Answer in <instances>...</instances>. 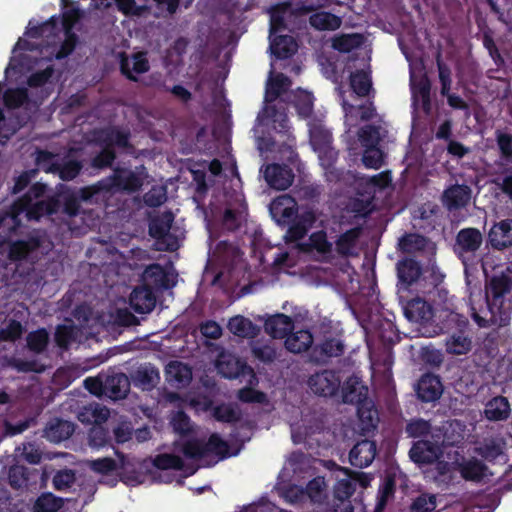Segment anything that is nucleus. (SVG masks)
Returning <instances> with one entry per match:
<instances>
[{
  "label": "nucleus",
  "instance_id": "7ed1b4c3",
  "mask_svg": "<svg viewBox=\"0 0 512 512\" xmlns=\"http://www.w3.org/2000/svg\"><path fill=\"white\" fill-rule=\"evenodd\" d=\"M175 432L181 434L175 443V450L183 453L186 459L200 461L203 465H210L220 459L233 455L229 452L228 444L213 434L206 445L198 440L190 438L187 433L191 430L188 417L183 412H177L171 420Z\"/></svg>",
  "mask_w": 512,
  "mask_h": 512
},
{
  "label": "nucleus",
  "instance_id": "4be33fe9",
  "mask_svg": "<svg viewBox=\"0 0 512 512\" xmlns=\"http://www.w3.org/2000/svg\"><path fill=\"white\" fill-rule=\"evenodd\" d=\"M471 199V190L465 185H454L446 189L443 194V203L449 209L464 207Z\"/></svg>",
  "mask_w": 512,
  "mask_h": 512
},
{
  "label": "nucleus",
  "instance_id": "412c9836",
  "mask_svg": "<svg viewBox=\"0 0 512 512\" xmlns=\"http://www.w3.org/2000/svg\"><path fill=\"white\" fill-rule=\"evenodd\" d=\"M405 316L415 323H423L432 319L434 311L423 299L415 298L407 303L404 308Z\"/></svg>",
  "mask_w": 512,
  "mask_h": 512
},
{
  "label": "nucleus",
  "instance_id": "c756f323",
  "mask_svg": "<svg viewBox=\"0 0 512 512\" xmlns=\"http://www.w3.org/2000/svg\"><path fill=\"white\" fill-rule=\"evenodd\" d=\"M105 395L112 399L123 398L129 391V380L124 374H114L104 379Z\"/></svg>",
  "mask_w": 512,
  "mask_h": 512
},
{
  "label": "nucleus",
  "instance_id": "f257e3e1",
  "mask_svg": "<svg viewBox=\"0 0 512 512\" xmlns=\"http://www.w3.org/2000/svg\"><path fill=\"white\" fill-rule=\"evenodd\" d=\"M80 13L77 9H67L63 13V26L65 30V40L61 49L54 53L50 51V46L39 48L38 40L42 37H49L54 30V24L47 22L40 27H34L29 22L27 31L23 38L16 43L10 63L5 70V78L9 82H18L22 76L26 77L30 88H38L45 85L52 75L51 59L63 58L68 55L75 46V37L71 33V28L79 19Z\"/></svg>",
  "mask_w": 512,
  "mask_h": 512
},
{
  "label": "nucleus",
  "instance_id": "c85d7f7f",
  "mask_svg": "<svg viewBox=\"0 0 512 512\" xmlns=\"http://www.w3.org/2000/svg\"><path fill=\"white\" fill-rule=\"evenodd\" d=\"M410 83L414 101L422 102L426 106L429 103L430 92L428 79L421 72L417 73L415 68H411Z\"/></svg>",
  "mask_w": 512,
  "mask_h": 512
},
{
  "label": "nucleus",
  "instance_id": "9d476101",
  "mask_svg": "<svg viewBox=\"0 0 512 512\" xmlns=\"http://www.w3.org/2000/svg\"><path fill=\"white\" fill-rule=\"evenodd\" d=\"M173 215L170 212L154 218L149 227L150 235L157 240L158 249L175 250L179 247L183 232L172 226Z\"/></svg>",
  "mask_w": 512,
  "mask_h": 512
},
{
  "label": "nucleus",
  "instance_id": "69168bd1",
  "mask_svg": "<svg viewBox=\"0 0 512 512\" xmlns=\"http://www.w3.org/2000/svg\"><path fill=\"white\" fill-rule=\"evenodd\" d=\"M37 247V243L35 241L30 242H16L13 243L10 247L9 255L12 259H21L25 257L29 252L34 250Z\"/></svg>",
  "mask_w": 512,
  "mask_h": 512
},
{
  "label": "nucleus",
  "instance_id": "bb28decb",
  "mask_svg": "<svg viewBox=\"0 0 512 512\" xmlns=\"http://www.w3.org/2000/svg\"><path fill=\"white\" fill-rule=\"evenodd\" d=\"M344 402L361 404L363 401L368 400V388L356 377H350L344 384L343 389Z\"/></svg>",
  "mask_w": 512,
  "mask_h": 512
},
{
  "label": "nucleus",
  "instance_id": "3c124183",
  "mask_svg": "<svg viewBox=\"0 0 512 512\" xmlns=\"http://www.w3.org/2000/svg\"><path fill=\"white\" fill-rule=\"evenodd\" d=\"M62 506V500L48 493L40 496L35 505V512H56Z\"/></svg>",
  "mask_w": 512,
  "mask_h": 512
},
{
  "label": "nucleus",
  "instance_id": "f3484780",
  "mask_svg": "<svg viewBox=\"0 0 512 512\" xmlns=\"http://www.w3.org/2000/svg\"><path fill=\"white\" fill-rule=\"evenodd\" d=\"M263 173L267 184L277 190L287 189L294 179V174L291 169L278 164L266 166Z\"/></svg>",
  "mask_w": 512,
  "mask_h": 512
},
{
  "label": "nucleus",
  "instance_id": "58836bf2",
  "mask_svg": "<svg viewBox=\"0 0 512 512\" xmlns=\"http://www.w3.org/2000/svg\"><path fill=\"white\" fill-rule=\"evenodd\" d=\"M362 66L361 69L351 72L350 75V85L353 93L357 96L367 95L372 85L369 72L365 69L366 64L363 63Z\"/></svg>",
  "mask_w": 512,
  "mask_h": 512
},
{
  "label": "nucleus",
  "instance_id": "49530a36",
  "mask_svg": "<svg viewBox=\"0 0 512 512\" xmlns=\"http://www.w3.org/2000/svg\"><path fill=\"white\" fill-rule=\"evenodd\" d=\"M397 270L399 279L407 284L414 282L420 275L418 264L411 259L400 261L397 265Z\"/></svg>",
  "mask_w": 512,
  "mask_h": 512
},
{
  "label": "nucleus",
  "instance_id": "6ab92c4d",
  "mask_svg": "<svg viewBox=\"0 0 512 512\" xmlns=\"http://www.w3.org/2000/svg\"><path fill=\"white\" fill-rule=\"evenodd\" d=\"M416 392L421 400L432 402L441 396L443 387L437 376L426 374L419 380Z\"/></svg>",
  "mask_w": 512,
  "mask_h": 512
},
{
  "label": "nucleus",
  "instance_id": "0eeeda50",
  "mask_svg": "<svg viewBox=\"0 0 512 512\" xmlns=\"http://www.w3.org/2000/svg\"><path fill=\"white\" fill-rule=\"evenodd\" d=\"M270 50L278 58H287L297 50V43L291 36L275 35L286 26V21L293 15L290 5L281 4L270 11Z\"/></svg>",
  "mask_w": 512,
  "mask_h": 512
},
{
  "label": "nucleus",
  "instance_id": "37998d69",
  "mask_svg": "<svg viewBox=\"0 0 512 512\" xmlns=\"http://www.w3.org/2000/svg\"><path fill=\"white\" fill-rule=\"evenodd\" d=\"M446 351L452 355H464L471 351L472 340L463 333L453 334L446 340Z\"/></svg>",
  "mask_w": 512,
  "mask_h": 512
},
{
  "label": "nucleus",
  "instance_id": "5701e85b",
  "mask_svg": "<svg viewBox=\"0 0 512 512\" xmlns=\"http://www.w3.org/2000/svg\"><path fill=\"white\" fill-rule=\"evenodd\" d=\"M491 245L502 249L512 245V220H503L495 224L488 234Z\"/></svg>",
  "mask_w": 512,
  "mask_h": 512
},
{
  "label": "nucleus",
  "instance_id": "aec40b11",
  "mask_svg": "<svg viewBox=\"0 0 512 512\" xmlns=\"http://www.w3.org/2000/svg\"><path fill=\"white\" fill-rule=\"evenodd\" d=\"M376 455L375 443L369 440L358 442L350 451V462L354 466L370 465Z\"/></svg>",
  "mask_w": 512,
  "mask_h": 512
},
{
  "label": "nucleus",
  "instance_id": "13d9d810",
  "mask_svg": "<svg viewBox=\"0 0 512 512\" xmlns=\"http://www.w3.org/2000/svg\"><path fill=\"white\" fill-rule=\"evenodd\" d=\"M27 100L26 92L21 88H9L4 94V103L8 108H16Z\"/></svg>",
  "mask_w": 512,
  "mask_h": 512
},
{
  "label": "nucleus",
  "instance_id": "79ce46f5",
  "mask_svg": "<svg viewBox=\"0 0 512 512\" xmlns=\"http://www.w3.org/2000/svg\"><path fill=\"white\" fill-rule=\"evenodd\" d=\"M229 331L242 338L253 337L256 334V326L247 318L237 315L228 322Z\"/></svg>",
  "mask_w": 512,
  "mask_h": 512
},
{
  "label": "nucleus",
  "instance_id": "4c0bfd02",
  "mask_svg": "<svg viewBox=\"0 0 512 512\" xmlns=\"http://www.w3.org/2000/svg\"><path fill=\"white\" fill-rule=\"evenodd\" d=\"M246 206L241 194L235 195V205L229 206L224 215V224L228 229L236 228L245 218Z\"/></svg>",
  "mask_w": 512,
  "mask_h": 512
},
{
  "label": "nucleus",
  "instance_id": "603ef678",
  "mask_svg": "<svg viewBox=\"0 0 512 512\" xmlns=\"http://www.w3.org/2000/svg\"><path fill=\"white\" fill-rule=\"evenodd\" d=\"M439 296L444 299V302L443 304H437L436 312L446 313L444 317H446L450 321L464 323L465 321L460 320L459 314L455 312L456 307L453 303V297H449L448 293L444 291L439 292Z\"/></svg>",
  "mask_w": 512,
  "mask_h": 512
},
{
  "label": "nucleus",
  "instance_id": "774afa93",
  "mask_svg": "<svg viewBox=\"0 0 512 512\" xmlns=\"http://www.w3.org/2000/svg\"><path fill=\"white\" fill-rule=\"evenodd\" d=\"M430 430L429 423L425 420H415L408 424L407 432L412 437H425Z\"/></svg>",
  "mask_w": 512,
  "mask_h": 512
},
{
  "label": "nucleus",
  "instance_id": "c03bdc74",
  "mask_svg": "<svg viewBox=\"0 0 512 512\" xmlns=\"http://www.w3.org/2000/svg\"><path fill=\"white\" fill-rule=\"evenodd\" d=\"M310 24L317 30H335L340 27L341 19L327 12H317L310 17Z\"/></svg>",
  "mask_w": 512,
  "mask_h": 512
},
{
  "label": "nucleus",
  "instance_id": "20e7f679",
  "mask_svg": "<svg viewBox=\"0 0 512 512\" xmlns=\"http://www.w3.org/2000/svg\"><path fill=\"white\" fill-rule=\"evenodd\" d=\"M44 193L45 185L34 184L29 193L14 204L10 214L0 216V233L15 229L20 223L18 217L22 214L29 220H38L53 213L57 202L53 198H44Z\"/></svg>",
  "mask_w": 512,
  "mask_h": 512
},
{
  "label": "nucleus",
  "instance_id": "72a5a7b5",
  "mask_svg": "<svg viewBox=\"0 0 512 512\" xmlns=\"http://www.w3.org/2000/svg\"><path fill=\"white\" fill-rule=\"evenodd\" d=\"M292 327L291 318L283 314L272 316L265 322V331L273 338L284 337Z\"/></svg>",
  "mask_w": 512,
  "mask_h": 512
},
{
  "label": "nucleus",
  "instance_id": "4468645a",
  "mask_svg": "<svg viewBox=\"0 0 512 512\" xmlns=\"http://www.w3.org/2000/svg\"><path fill=\"white\" fill-rule=\"evenodd\" d=\"M449 449H454L453 446H443L440 450L439 447L430 442L429 440H419L416 442L410 450L411 459L418 464H429L433 461H437L435 469L440 460L443 459L442 455L445 454Z\"/></svg>",
  "mask_w": 512,
  "mask_h": 512
},
{
  "label": "nucleus",
  "instance_id": "39448f33",
  "mask_svg": "<svg viewBox=\"0 0 512 512\" xmlns=\"http://www.w3.org/2000/svg\"><path fill=\"white\" fill-rule=\"evenodd\" d=\"M290 86L289 79L281 73H270L266 85L265 107L259 114L257 130L259 127L285 130L288 128L286 115L280 111L283 108L282 96Z\"/></svg>",
  "mask_w": 512,
  "mask_h": 512
},
{
  "label": "nucleus",
  "instance_id": "09e8293b",
  "mask_svg": "<svg viewBox=\"0 0 512 512\" xmlns=\"http://www.w3.org/2000/svg\"><path fill=\"white\" fill-rule=\"evenodd\" d=\"M363 38L359 34H346L333 39V48L340 52H349L362 44Z\"/></svg>",
  "mask_w": 512,
  "mask_h": 512
},
{
  "label": "nucleus",
  "instance_id": "b1692460",
  "mask_svg": "<svg viewBox=\"0 0 512 512\" xmlns=\"http://www.w3.org/2000/svg\"><path fill=\"white\" fill-rule=\"evenodd\" d=\"M165 373L167 382L176 388L187 385L192 379L191 369L178 361L168 363Z\"/></svg>",
  "mask_w": 512,
  "mask_h": 512
},
{
  "label": "nucleus",
  "instance_id": "2eb2a0df",
  "mask_svg": "<svg viewBox=\"0 0 512 512\" xmlns=\"http://www.w3.org/2000/svg\"><path fill=\"white\" fill-rule=\"evenodd\" d=\"M296 212L297 203L288 195H281L270 204L271 216L278 224H289L294 219Z\"/></svg>",
  "mask_w": 512,
  "mask_h": 512
},
{
  "label": "nucleus",
  "instance_id": "e2e57ef3",
  "mask_svg": "<svg viewBox=\"0 0 512 512\" xmlns=\"http://www.w3.org/2000/svg\"><path fill=\"white\" fill-rule=\"evenodd\" d=\"M76 329L71 325H62L57 328L55 339L60 347H67L76 340Z\"/></svg>",
  "mask_w": 512,
  "mask_h": 512
},
{
  "label": "nucleus",
  "instance_id": "8fccbe9b",
  "mask_svg": "<svg viewBox=\"0 0 512 512\" xmlns=\"http://www.w3.org/2000/svg\"><path fill=\"white\" fill-rule=\"evenodd\" d=\"M159 379L158 371L152 366L140 367L136 374L135 380L142 387V389H149L154 386Z\"/></svg>",
  "mask_w": 512,
  "mask_h": 512
},
{
  "label": "nucleus",
  "instance_id": "338daca9",
  "mask_svg": "<svg viewBox=\"0 0 512 512\" xmlns=\"http://www.w3.org/2000/svg\"><path fill=\"white\" fill-rule=\"evenodd\" d=\"M75 481V475L71 470L59 471L53 479L54 486L57 490L68 489Z\"/></svg>",
  "mask_w": 512,
  "mask_h": 512
},
{
  "label": "nucleus",
  "instance_id": "f8f14e48",
  "mask_svg": "<svg viewBox=\"0 0 512 512\" xmlns=\"http://www.w3.org/2000/svg\"><path fill=\"white\" fill-rule=\"evenodd\" d=\"M359 140L364 148L362 161L367 168L379 169L383 163V153L378 147L380 132L373 127L361 130Z\"/></svg>",
  "mask_w": 512,
  "mask_h": 512
},
{
  "label": "nucleus",
  "instance_id": "a211bd4d",
  "mask_svg": "<svg viewBox=\"0 0 512 512\" xmlns=\"http://www.w3.org/2000/svg\"><path fill=\"white\" fill-rule=\"evenodd\" d=\"M106 147L103 152L94 159L96 167H104L109 165L114 159L113 152L109 149L110 146L116 145L125 147L128 143L127 135L119 130H112L106 133L105 137Z\"/></svg>",
  "mask_w": 512,
  "mask_h": 512
},
{
  "label": "nucleus",
  "instance_id": "ea45409f",
  "mask_svg": "<svg viewBox=\"0 0 512 512\" xmlns=\"http://www.w3.org/2000/svg\"><path fill=\"white\" fill-rule=\"evenodd\" d=\"M109 417V410L99 404H91L84 407L78 415V419L82 423L101 424Z\"/></svg>",
  "mask_w": 512,
  "mask_h": 512
},
{
  "label": "nucleus",
  "instance_id": "9b49d317",
  "mask_svg": "<svg viewBox=\"0 0 512 512\" xmlns=\"http://www.w3.org/2000/svg\"><path fill=\"white\" fill-rule=\"evenodd\" d=\"M308 126L311 146L318 154L321 165L329 168L336 158V153L331 147V134L319 119L310 120Z\"/></svg>",
  "mask_w": 512,
  "mask_h": 512
},
{
  "label": "nucleus",
  "instance_id": "864d4df0",
  "mask_svg": "<svg viewBox=\"0 0 512 512\" xmlns=\"http://www.w3.org/2000/svg\"><path fill=\"white\" fill-rule=\"evenodd\" d=\"M390 177L387 173H380L378 175L372 176L370 178H361V183H365L367 189L365 191L366 198L365 201H369L376 187L384 188L390 182Z\"/></svg>",
  "mask_w": 512,
  "mask_h": 512
},
{
  "label": "nucleus",
  "instance_id": "0e129e2a",
  "mask_svg": "<svg viewBox=\"0 0 512 512\" xmlns=\"http://www.w3.org/2000/svg\"><path fill=\"white\" fill-rule=\"evenodd\" d=\"M281 496L291 504L302 503L306 498L305 490L293 485L288 488H280Z\"/></svg>",
  "mask_w": 512,
  "mask_h": 512
},
{
  "label": "nucleus",
  "instance_id": "a878e982",
  "mask_svg": "<svg viewBox=\"0 0 512 512\" xmlns=\"http://www.w3.org/2000/svg\"><path fill=\"white\" fill-rule=\"evenodd\" d=\"M156 303L155 296L148 286L139 287L133 290L130 296V304L138 313L150 312Z\"/></svg>",
  "mask_w": 512,
  "mask_h": 512
},
{
  "label": "nucleus",
  "instance_id": "a19ab883",
  "mask_svg": "<svg viewBox=\"0 0 512 512\" xmlns=\"http://www.w3.org/2000/svg\"><path fill=\"white\" fill-rule=\"evenodd\" d=\"M289 97L300 117L306 118L310 115L313 107V96L310 92L298 89L291 92Z\"/></svg>",
  "mask_w": 512,
  "mask_h": 512
},
{
  "label": "nucleus",
  "instance_id": "ddd939ff",
  "mask_svg": "<svg viewBox=\"0 0 512 512\" xmlns=\"http://www.w3.org/2000/svg\"><path fill=\"white\" fill-rule=\"evenodd\" d=\"M216 368L218 372L225 378H236L238 376H248L247 383L249 385H255L257 378L253 370L247 367L234 355L222 352L216 362Z\"/></svg>",
  "mask_w": 512,
  "mask_h": 512
},
{
  "label": "nucleus",
  "instance_id": "680f3d73",
  "mask_svg": "<svg viewBox=\"0 0 512 512\" xmlns=\"http://www.w3.org/2000/svg\"><path fill=\"white\" fill-rule=\"evenodd\" d=\"M47 342L48 333L44 329L30 333L27 338L29 348L35 352L42 351L46 347Z\"/></svg>",
  "mask_w": 512,
  "mask_h": 512
},
{
  "label": "nucleus",
  "instance_id": "473e14b6",
  "mask_svg": "<svg viewBox=\"0 0 512 512\" xmlns=\"http://www.w3.org/2000/svg\"><path fill=\"white\" fill-rule=\"evenodd\" d=\"M360 429L363 433L369 432L376 427L378 414L374 404L370 400L363 401L357 408Z\"/></svg>",
  "mask_w": 512,
  "mask_h": 512
},
{
  "label": "nucleus",
  "instance_id": "de8ad7c7",
  "mask_svg": "<svg viewBox=\"0 0 512 512\" xmlns=\"http://www.w3.org/2000/svg\"><path fill=\"white\" fill-rule=\"evenodd\" d=\"M307 498L312 502L320 503L326 497L327 485L323 477H316L312 479L305 490Z\"/></svg>",
  "mask_w": 512,
  "mask_h": 512
},
{
  "label": "nucleus",
  "instance_id": "4d7b16f0",
  "mask_svg": "<svg viewBox=\"0 0 512 512\" xmlns=\"http://www.w3.org/2000/svg\"><path fill=\"white\" fill-rule=\"evenodd\" d=\"M426 245V239L417 234H410L403 237L399 241V247L402 251L412 253L416 250H420Z\"/></svg>",
  "mask_w": 512,
  "mask_h": 512
},
{
  "label": "nucleus",
  "instance_id": "f704fd0d",
  "mask_svg": "<svg viewBox=\"0 0 512 512\" xmlns=\"http://www.w3.org/2000/svg\"><path fill=\"white\" fill-rule=\"evenodd\" d=\"M316 219L317 215L315 211L311 209L305 210L299 216L297 223L289 228L287 237L292 241L301 239Z\"/></svg>",
  "mask_w": 512,
  "mask_h": 512
},
{
  "label": "nucleus",
  "instance_id": "c9c22d12",
  "mask_svg": "<svg viewBox=\"0 0 512 512\" xmlns=\"http://www.w3.org/2000/svg\"><path fill=\"white\" fill-rule=\"evenodd\" d=\"M313 336L308 330H297L285 340L286 348L293 353H301L310 348Z\"/></svg>",
  "mask_w": 512,
  "mask_h": 512
},
{
  "label": "nucleus",
  "instance_id": "f03ea898",
  "mask_svg": "<svg viewBox=\"0 0 512 512\" xmlns=\"http://www.w3.org/2000/svg\"><path fill=\"white\" fill-rule=\"evenodd\" d=\"M471 316L480 327L490 322L504 324L512 311V279L504 274L494 276L486 286V301L480 289L470 291Z\"/></svg>",
  "mask_w": 512,
  "mask_h": 512
},
{
  "label": "nucleus",
  "instance_id": "a18cd8bd",
  "mask_svg": "<svg viewBox=\"0 0 512 512\" xmlns=\"http://www.w3.org/2000/svg\"><path fill=\"white\" fill-rule=\"evenodd\" d=\"M74 425L69 421L59 420L46 430V436L53 442H60L72 435Z\"/></svg>",
  "mask_w": 512,
  "mask_h": 512
},
{
  "label": "nucleus",
  "instance_id": "423d86ee",
  "mask_svg": "<svg viewBox=\"0 0 512 512\" xmlns=\"http://www.w3.org/2000/svg\"><path fill=\"white\" fill-rule=\"evenodd\" d=\"M442 457L443 459L437 465V475L435 476L438 481L452 480L456 471H459L467 480H479L485 476V466L478 460H466L458 448L449 449Z\"/></svg>",
  "mask_w": 512,
  "mask_h": 512
},
{
  "label": "nucleus",
  "instance_id": "7c9ffc66",
  "mask_svg": "<svg viewBox=\"0 0 512 512\" xmlns=\"http://www.w3.org/2000/svg\"><path fill=\"white\" fill-rule=\"evenodd\" d=\"M337 91L341 98V104L345 112V122L347 125L353 126L359 113H361L362 119H370L373 116L374 109L372 106L356 108L345 99L342 87H338Z\"/></svg>",
  "mask_w": 512,
  "mask_h": 512
},
{
  "label": "nucleus",
  "instance_id": "052dcab7",
  "mask_svg": "<svg viewBox=\"0 0 512 512\" xmlns=\"http://www.w3.org/2000/svg\"><path fill=\"white\" fill-rule=\"evenodd\" d=\"M436 508V497L430 494H422L411 506V512H431Z\"/></svg>",
  "mask_w": 512,
  "mask_h": 512
},
{
  "label": "nucleus",
  "instance_id": "2f4dec72",
  "mask_svg": "<svg viewBox=\"0 0 512 512\" xmlns=\"http://www.w3.org/2000/svg\"><path fill=\"white\" fill-rule=\"evenodd\" d=\"M510 404L505 397L498 396L490 400L485 407V416L492 421L505 420L510 415Z\"/></svg>",
  "mask_w": 512,
  "mask_h": 512
},
{
  "label": "nucleus",
  "instance_id": "6e6552de",
  "mask_svg": "<svg viewBox=\"0 0 512 512\" xmlns=\"http://www.w3.org/2000/svg\"><path fill=\"white\" fill-rule=\"evenodd\" d=\"M151 464V479L157 482L181 484L183 478L196 471L195 467L186 466L179 456L167 453L156 456Z\"/></svg>",
  "mask_w": 512,
  "mask_h": 512
},
{
  "label": "nucleus",
  "instance_id": "6e6d98bb",
  "mask_svg": "<svg viewBox=\"0 0 512 512\" xmlns=\"http://www.w3.org/2000/svg\"><path fill=\"white\" fill-rule=\"evenodd\" d=\"M213 416L218 421L233 422L239 419L240 411L233 405H219L213 409Z\"/></svg>",
  "mask_w": 512,
  "mask_h": 512
},
{
  "label": "nucleus",
  "instance_id": "e433bc0d",
  "mask_svg": "<svg viewBox=\"0 0 512 512\" xmlns=\"http://www.w3.org/2000/svg\"><path fill=\"white\" fill-rule=\"evenodd\" d=\"M482 243V234L475 228L461 230L457 235V245L465 252H474Z\"/></svg>",
  "mask_w": 512,
  "mask_h": 512
},
{
  "label": "nucleus",
  "instance_id": "393cba45",
  "mask_svg": "<svg viewBox=\"0 0 512 512\" xmlns=\"http://www.w3.org/2000/svg\"><path fill=\"white\" fill-rule=\"evenodd\" d=\"M96 8L109 7L113 2L127 16H139L147 9L148 0H95Z\"/></svg>",
  "mask_w": 512,
  "mask_h": 512
},
{
  "label": "nucleus",
  "instance_id": "bf43d9fd",
  "mask_svg": "<svg viewBox=\"0 0 512 512\" xmlns=\"http://www.w3.org/2000/svg\"><path fill=\"white\" fill-rule=\"evenodd\" d=\"M503 453V443L500 440H490L479 448V454L487 460H494Z\"/></svg>",
  "mask_w": 512,
  "mask_h": 512
},
{
  "label": "nucleus",
  "instance_id": "dca6fc26",
  "mask_svg": "<svg viewBox=\"0 0 512 512\" xmlns=\"http://www.w3.org/2000/svg\"><path fill=\"white\" fill-rule=\"evenodd\" d=\"M340 378L333 371H323L316 373L309 379L310 389L322 396H331L339 388Z\"/></svg>",
  "mask_w": 512,
  "mask_h": 512
},
{
  "label": "nucleus",
  "instance_id": "cd10ccee",
  "mask_svg": "<svg viewBox=\"0 0 512 512\" xmlns=\"http://www.w3.org/2000/svg\"><path fill=\"white\" fill-rule=\"evenodd\" d=\"M122 72L130 79L136 80L137 75L142 74L149 69V62L146 54L139 52L131 57H125L121 61Z\"/></svg>",
  "mask_w": 512,
  "mask_h": 512
},
{
  "label": "nucleus",
  "instance_id": "1a4fd4ad",
  "mask_svg": "<svg viewBox=\"0 0 512 512\" xmlns=\"http://www.w3.org/2000/svg\"><path fill=\"white\" fill-rule=\"evenodd\" d=\"M336 481L334 485V497L340 502V505L332 512H353V507L349 498L355 491L356 484L362 487L369 484L370 479L363 473H350L347 469L338 467L333 472Z\"/></svg>",
  "mask_w": 512,
  "mask_h": 512
},
{
  "label": "nucleus",
  "instance_id": "5fc2aeb1",
  "mask_svg": "<svg viewBox=\"0 0 512 512\" xmlns=\"http://www.w3.org/2000/svg\"><path fill=\"white\" fill-rule=\"evenodd\" d=\"M163 280L164 271L159 265H151L143 273V281L150 288L163 285Z\"/></svg>",
  "mask_w": 512,
  "mask_h": 512
}]
</instances>
